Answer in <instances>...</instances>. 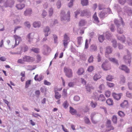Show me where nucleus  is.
<instances>
[{"mask_svg":"<svg viewBox=\"0 0 132 132\" xmlns=\"http://www.w3.org/2000/svg\"><path fill=\"white\" fill-rule=\"evenodd\" d=\"M127 55H126L124 56L123 59L126 63H128L130 65L131 62V57L129 51L128 50H127Z\"/></svg>","mask_w":132,"mask_h":132,"instance_id":"nucleus-5","label":"nucleus"},{"mask_svg":"<svg viewBox=\"0 0 132 132\" xmlns=\"http://www.w3.org/2000/svg\"><path fill=\"white\" fill-rule=\"evenodd\" d=\"M94 57L92 55H91L88 59V62L89 63H92L93 62Z\"/></svg>","mask_w":132,"mask_h":132,"instance_id":"nucleus-52","label":"nucleus"},{"mask_svg":"<svg viewBox=\"0 0 132 132\" xmlns=\"http://www.w3.org/2000/svg\"><path fill=\"white\" fill-rule=\"evenodd\" d=\"M25 7V5L23 4H16V7L18 10L22 9Z\"/></svg>","mask_w":132,"mask_h":132,"instance_id":"nucleus-15","label":"nucleus"},{"mask_svg":"<svg viewBox=\"0 0 132 132\" xmlns=\"http://www.w3.org/2000/svg\"><path fill=\"white\" fill-rule=\"evenodd\" d=\"M93 94L95 97V100H97L98 97L99 96L98 93L96 92H95Z\"/></svg>","mask_w":132,"mask_h":132,"instance_id":"nucleus-46","label":"nucleus"},{"mask_svg":"<svg viewBox=\"0 0 132 132\" xmlns=\"http://www.w3.org/2000/svg\"><path fill=\"white\" fill-rule=\"evenodd\" d=\"M117 117L116 116L114 115L113 116L112 118V121L115 124L116 123L117 121Z\"/></svg>","mask_w":132,"mask_h":132,"instance_id":"nucleus-28","label":"nucleus"},{"mask_svg":"<svg viewBox=\"0 0 132 132\" xmlns=\"http://www.w3.org/2000/svg\"><path fill=\"white\" fill-rule=\"evenodd\" d=\"M4 2L5 7H12L15 1L14 0H0V3Z\"/></svg>","mask_w":132,"mask_h":132,"instance_id":"nucleus-4","label":"nucleus"},{"mask_svg":"<svg viewBox=\"0 0 132 132\" xmlns=\"http://www.w3.org/2000/svg\"><path fill=\"white\" fill-rule=\"evenodd\" d=\"M112 96L115 99L117 100L120 99L121 97L120 94H117L115 93L112 94Z\"/></svg>","mask_w":132,"mask_h":132,"instance_id":"nucleus-14","label":"nucleus"},{"mask_svg":"<svg viewBox=\"0 0 132 132\" xmlns=\"http://www.w3.org/2000/svg\"><path fill=\"white\" fill-rule=\"evenodd\" d=\"M56 5L58 9L60 8L61 5V1H58L56 3Z\"/></svg>","mask_w":132,"mask_h":132,"instance_id":"nucleus-41","label":"nucleus"},{"mask_svg":"<svg viewBox=\"0 0 132 132\" xmlns=\"http://www.w3.org/2000/svg\"><path fill=\"white\" fill-rule=\"evenodd\" d=\"M85 122L86 124L88 125H90L91 122L88 118L87 117H85L84 118Z\"/></svg>","mask_w":132,"mask_h":132,"instance_id":"nucleus-20","label":"nucleus"},{"mask_svg":"<svg viewBox=\"0 0 132 132\" xmlns=\"http://www.w3.org/2000/svg\"><path fill=\"white\" fill-rule=\"evenodd\" d=\"M31 80H28L26 82L25 87L27 88L29 86V85L31 84Z\"/></svg>","mask_w":132,"mask_h":132,"instance_id":"nucleus-33","label":"nucleus"},{"mask_svg":"<svg viewBox=\"0 0 132 132\" xmlns=\"http://www.w3.org/2000/svg\"><path fill=\"white\" fill-rule=\"evenodd\" d=\"M120 21H119L117 19H115L114 20V22L117 27L118 32L121 34L123 32L122 28L125 24L121 18H120Z\"/></svg>","mask_w":132,"mask_h":132,"instance_id":"nucleus-1","label":"nucleus"},{"mask_svg":"<svg viewBox=\"0 0 132 132\" xmlns=\"http://www.w3.org/2000/svg\"><path fill=\"white\" fill-rule=\"evenodd\" d=\"M126 96L127 97L129 98H131L132 97V95L130 93L128 92H127L126 93Z\"/></svg>","mask_w":132,"mask_h":132,"instance_id":"nucleus-55","label":"nucleus"},{"mask_svg":"<svg viewBox=\"0 0 132 132\" xmlns=\"http://www.w3.org/2000/svg\"><path fill=\"white\" fill-rule=\"evenodd\" d=\"M98 39L100 42H102L104 40V38L103 35H100L99 36Z\"/></svg>","mask_w":132,"mask_h":132,"instance_id":"nucleus-40","label":"nucleus"},{"mask_svg":"<svg viewBox=\"0 0 132 132\" xmlns=\"http://www.w3.org/2000/svg\"><path fill=\"white\" fill-rule=\"evenodd\" d=\"M44 84L45 85H51V83L46 80H45L44 81Z\"/></svg>","mask_w":132,"mask_h":132,"instance_id":"nucleus-64","label":"nucleus"},{"mask_svg":"<svg viewBox=\"0 0 132 132\" xmlns=\"http://www.w3.org/2000/svg\"><path fill=\"white\" fill-rule=\"evenodd\" d=\"M14 23H18L21 21V20L19 19V17H18L17 18L14 20Z\"/></svg>","mask_w":132,"mask_h":132,"instance_id":"nucleus-44","label":"nucleus"},{"mask_svg":"<svg viewBox=\"0 0 132 132\" xmlns=\"http://www.w3.org/2000/svg\"><path fill=\"white\" fill-rule=\"evenodd\" d=\"M34 52L36 53H39L40 52L39 49L38 48H34Z\"/></svg>","mask_w":132,"mask_h":132,"instance_id":"nucleus-53","label":"nucleus"},{"mask_svg":"<svg viewBox=\"0 0 132 132\" xmlns=\"http://www.w3.org/2000/svg\"><path fill=\"white\" fill-rule=\"evenodd\" d=\"M33 36L32 35V33H29L26 37V39L28 40V42L29 43L32 40Z\"/></svg>","mask_w":132,"mask_h":132,"instance_id":"nucleus-11","label":"nucleus"},{"mask_svg":"<svg viewBox=\"0 0 132 132\" xmlns=\"http://www.w3.org/2000/svg\"><path fill=\"white\" fill-rule=\"evenodd\" d=\"M90 51H96L97 50V46L94 45H92L90 47Z\"/></svg>","mask_w":132,"mask_h":132,"instance_id":"nucleus-26","label":"nucleus"},{"mask_svg":"<svg viewBox=\"0 0 132 132\" xmlns=\"http://www.w3.org/2000/svg\"><path fill=\"white\" fill-rule=\"evenodd\" d=\"M24 25L27 27L29 28L30 27V25L29 22H25L24 23Z\"/></svg>","mask_w":132,"mask_h":132,"instance_id":"nucleus-49","label":"nucleus"},{"mask_svg":"<svg viewBox=\"0 0 132 132\" xmlns=\"http://www.w3.org/2000/svg\"><path fill=\"white\" fill-rule=\"evenodd\" d=\"M41 25V23L39 21H35L34 22V27L39 28Z\"/></svg>","mask_w":132,"mask_h":132,"instance_id":"nucleus-19","label":"nucleus"},{"mask_svg":"<svg viewBox=\"0 0 132 132\" xmlns=\"http://www.w3.org/2000/svg\"><path fill=\"white\" fill-rule=\"evenodd\" d=\"M128 88L129 89L132 90V83L131 82H129L128 83Z\"/></svg>","mask_w":132,"mask_h":132,"instance_id":"nucleus-61","label":"nucleus"},{"mask_svg":"<svg viewBox=\"0 0 132 132\" xmlns=\"http://www.w3.org/2000/svg\"><path fill=\"white\" fill-rule=\"evenodd\" d=\"M88 3V0H81V3L83 6L87 5Z\"/></svg>","mask_w":132,"mask_h":132,"instance_id":"nucleus-31","label":"nucleus"},{"mask_svg":"<svg viewBox=\"0 0 132 132\" xmlns=\"http://www.w3.org/2000/svg\"><path fill=\"white\" fill-rule=\"evenodd\" d=\"M70 12L69 11H68L66 15L65 13V11L63 10H62L61 12V19L62 21H66L68 22L70 21Z\"/></svg>","mask_w":132,"mask_h":132,"instance_id":"nucleus-3","label":"nucleus"},{"mask_svg":"<svg viewBox=\"0 0 132 132\" xmlns=\"http://www.w3.org/2000/svg\"><path fill=\"white\" fill-rule=\"evenodd\" d=\"M100 78V77L98 76V75H97L96 74L94 76L93 79L94 80L96 81L98 79Z\"/></svg>","mask_w":132,"mask_h":132,"instance_id":"nucleus-62","label":"nucleus"},{"mask_svg":"<svg viewBox=\"0 0 132 132\" xmlns=\"http://www.w3.org/2000/svg\"><path fill=\"white\" fill-rule=\"evenodd\" d=\"M117 38L118 40L122 42L123 43H124L125 42V38L124 36H118Z\"/></svg>","mask_w":132,"mask_h":132,"instance_id":"nucleus-23","label":"nucleus"},{"mask_svg":"<svg viewBox=\"0 0 132 132\" xmlns=\"http://www.w3.org/2000/svg\"><path fill=\"white\" fill-rule=\"evenodd\" d=\"M53 13V9L52 8H50L49 11V15L51 16Z\"/></svg>","mask_w":132,"mask_h":132,"instance_id":"nucleus-56","label":"nucleus"},{"mask_svg":"<svg viewBox=\"0 0 132 132\" xmlns=\"http://www.w3.org/2000/svg\"><path fill=\"white\" fill-rule=\"evenodd\" d=\"M106 103L109 105H113V101L111 98H109L106 101Z\"/></svg>","mask_w":132,"mask_h":132,"instance_id":"nucleus-21","label":"nucleus"},{"mask_svg":"<svg viewBox=\"0 0 132 132\" xmlns=\"http://www.w3.org/2000/svg\"><path fill=\"white\" fill-rule=\"evenodd\" d=\"M128 102L127 100H124L123 102L120 105V106L124 108L126 106L128 105Z\"/></svg>","mask_w":132,"mask_h":132,"instance_id":"nucleus-22","label":"nucleus"},{"mask_svg":"<svg viewBox=\"0 0 132 132\" xmlns=\"http://www.w3.org/2000/svg\"><path fill=\"white\" fill-rule=\"evenodd\" d=\"M105 36L106 38L109 40L110 39V37L111 36V33L108 32H107L105 33Z\"/></svg>","mask_w":132,"mask_h":132,"instance_id":"nucleus-27","label":"nucleus"},{"mask_svg":"<svg viewBox=\"0 0 132 132\" xmlns=\"http://www.w3.org/2000/svg\"><path fill=\"white\" fill-rule=\"evenodd\" d=\"M118 1L120 4L121 5H123L126 2V0H118Z\"/></svg>","mask_w":132,"mask_h":132,"instance_id":"nucleus-60","label":"nucleus"},{"mask_svg":"<svg viewBox=\"0 0 132 132\" xmlns=\"http://www.w3.org/2000/svg\"><path fill=\"white\" fill-rule=\"evenodd\" d=\"M113 47L115 48L117 47V41L116 40H113L112 41Z\"/></svg>","mask_w":132,"mask_h":132,"instance_id":"nucleus-45","label":"nucleus"},{"mask_svg":"<svg viewBox=\"0 0 132 132\" xmlns=\"http://www.w3.org/2000/svg\"><path fill=\"white\" fill-rule=\"evenodd\" d=\"M64 70L67 77L68 78H71L72 76V73L71 69L64 68Z\"/></svg>","mask_w":132,"mask_h":132,"instance_id":"nucleus-7","label":"nucleus"},{"mask_svg":"<svg viewBox=\"0 0 132 132\" xmlns=\"http://www.w3.org/2000/svg\"><path fill=\"white\" fill-rule=\"evenodd\" d=\"M49 31V28L48 27H46L44 29V32L46 33H45V37L47 36H48V33Z\"/></svg>","mask_w":132,"mask_h":132,"instance_id":"nucleus-24","label":"nucleus"},{"mask_svg":"<svg viewBox=\"0 0 132 132\" xmlns=\"http://www.w3.org/2000/svg\"><path fill=\"white\" fill-rule=\"evenodd\" d=\"M125 77L123 76H121L120 78V82L121 84H123L125 82Z\"/></svg>","mask_w":132,"mask_h":132,"instance_id":"nucleus-34","label":"nucleus"},{"mask_svg":"<svg viewBox=\"0 0 132 132\" xmlns=\"http://www.w3.org/2000/svg\"><path fill=\"white\" fill-rule=\"evenodd\" d=\"M109 60L113 62V63H114L116 65H118L119 63L118 60L114 58L111 57L109 58Z\"/></svg>","mask_w":132,"mask_h":132,"instance_id":"nucleus-18","label":"nucleus"},{"mask_svg":"<svg viewBox=\"0 0 132 132\" xmlns=\"http://www.w3.org/2000/svg\"><path fill=\"white\" fill-rule=\"evenodd\" d=\"M69 105V104L68 103L67 101H65L63 104V105L64 108L65 109L67 108Z\"/></svg>","mask_w":132,"mask_h":132,"instance_id":"nucleus-32","label":"nucleus"},{"mask_svg":"<svg viewBox=\"0 0 132 132\" xmlns=\"http://www.w3.org/2000/svg\"><path fill=\"white\" fill-rule=\"evenodd\" d=\"M94 69V68L93 66H90L88 67L87 69V71H88L90 72H92Z\"/></svg>","mask_w":132,"mask_h":132,"instance_id":"nucleus-43","label":"nucleus"},{"mask_svg":"<svg viewBox=\"0 0 132 132\" xmlns=\"http://www.w3.org/2000/svg\"><path fill=\"white\" fill-rule=\"evenodd\" d=\"M23 60L24 62H32L33 60V58L29 56H24L23 57Z\"/></svg>","mask_w":132,"mask_h":132,"instance_id":"nucleus-9","label":"nucleus"},{"mask_svg":"<svg viewBox=\"0 0 132 132\" xmlns=\"http://www.w3.org/2000/svg\"><path fill=\"white\" fill-rule=\"evenodd\" d=\"M53 37L54 39V42L55 43H57V36L55 35H53Z\"/></svg>","mask_w":132,"mask_h":132,"instance_id":"nucleus-51","label":"nucleus"},{"mask_svg":"<svg viewBox=\"0 0 132 132\" xmlns=\"http://www.w3.org/2000/svg\"><path fill=\"white\" fill-rule=\"evenodd\" d=\"M118 115L121 117H123L125 116V114L124 112L121 111H119L118 113Z\"/></svg>","mask_w":132,"mask_h":132,"instance_id":"nucleus-38","label":"nucleus"},{"mask_svg":"<svg viewBox=\"0 0 132 132\" xmlns=\"http://www.w3.org/2000/svg\"><path fill=\"white\" fill-rule=\"evenodd\" d=\"M69 112L71 114L73 115L76 114L77 113V111L71 106L70 107Z\"/></svg>","mask_w":132,"mask_h":132,"instance_id":"nucleus-17","label":"nucleus"},{"mask_svg":"<svg viewBox=\"0 0 132 132\" xmlns=\"http://www.w3.org/2000/svg\"><path fill=\"white\" fill-rule=\"evenodd\" d=\"M64 37V39L63 40V41L69 42L68 41L69 40V38L66 34H65Z\"/></svg>","mask_w":132,"mask_h":132,"instance_id":"nucleus-48","label":"nucleus"},{"mask_svg":"<svg viewBox=\"0 0 132 132\" xmlns=\"http://www.w3.org/2000/svg\"><path fill=\"white\" fill-rule=\"evenodd\" d=\"M32 10L30 9H28L24 12V15L25 16H30L32 13Z\"/></svg>","mask_w":132,"mask_h":132,"instance_id":"nucleus-10","label":"nucleus"},{"mask_svg":"<svg viewBox=\"0 0 132 132\" xmlns=\"http://www.w3.org/2000/svg\"><path fill=\"white\" fill-rule=\"evenodd\" d=\"M107 63L106 62H105L102 64L101 67L104 70H108L107 68L106 67V63Z\"/></svg>","mask_w":132,"mask_h":132,"instance_id":"nucleus-29","label":"nucleus"},{"mask_svg":"<svg viewBox=\"0 0 132 132\" xmlns=\"http://www.w3.org/2000/svg\"><path fill=\"white\" fill-rule=\"evenodd\" d=\"M35 93L36 96L38 97H39L40 94V92L39 90H37L36 91Z\"/></svg>","mask_w":132,"mask_h":132,"instance_id":"nucleus-58","label":"nucleus"},{"mask_svg":"<svg viewBox=\"0 0 132 132\" xmlns=\"http://www.w3.org/2000/svg\"><path fill=\"white\" fill-rule=\"evenodd\" d=\"M93 18L94 19L95 22L96 23H98L99 22V21L98 20V18L97 16H93Z\"/></svg>","mask_w":132,"mask_h":132,"instance_id":"nucleus-50","label":"nucleus"},{"mask_svg":"<svg viewBox=\"0 0 132 132\" xmlns=\"http://www.w3.org/2000/svg\"><path fill=\"white\" fill-rule=\"evenodd\" d=\"M113 78V76L110 75H108L106 78V80L109 81H111Z\"/></svg>","mask_w":132,"mask_h":132,"instance_id":"nucleus-47","label":"nucleus"},{"mask_svg":"<svg viewBox=\"0 0 132 132\" xmlns=\"http://www.w3.org/2000/svg\"><path fill=\"white\" fill-rule=\"evenodd\" d=\"M73 100L75 101H78L80 100V97L78 96H76L74 97Z\"/></svg>","mask_w":132,"mask_h":132,"instance_id":"nucleus-54","label":"nucleus"},{"mask_svg":"<svg viewBox=\"0 0 132 132\" xmlns=\"http://www.w3.org/2000/svg\"><path fill=\"white\" fill-rule=\"evenodd\" d=\"M97 104L95 102H94L93 101H92L90 104L91 106L93 108H95L97 106Z\"/></svg>","mask_w":132,"mask_h":132,"instance_id":"nucleus-39","label":"nucleus"},{"mask_svg":"<svg viewBox=\"0 0 132 132\" xmlns=\"http://www.w3.org/2000/svg\"><path fill=\"white\" fill-rule=\"evenodd\" d=\"M55 98L57 99H59L61 97V95L58 92L55 91Z\"/></svg>","mask_w":132,"mask_h":132,"instance_id":"nucleus-25","label":"nucleus"},{"mask_svg":"<svg viewBox=\"0 0 132 132\" xmlns=\"http://www.w3.org/2000/svg\"><path fill=\"white\" fill-rule=\"evenodd\" d=\"M119 68L121 69L127 73H129V70L127 67L124 65H122L121 66L119 67Z\"/></svg>","mask_w":132,"mask_h":132,"instance_id":"nucleus-12","label":"nucleus"},{"mask_svg":"<svg viewBox=\"0 0 132 132\" xmlns=\"http://www.w3.org/2000/svg\"><path fill=\"white\" fill-rule=\"evenodd\" d=\"M110 29L112 32H114L115 30V26L113 24H112L110 27Z\"/></svg>","mask_w":132,"mask_h":132,"instance_id":"nucleus-42","label":"nucleus"},{"mask_svg":"<svg viewBox=\"0 0 132 132\" xmlns=\"http://www.w3.org/2000/svg\"><path fill=\"white\" fill-rule=\"evenodd\" d=\"M82 37H78L77 38L78 43L79 45H80L81 44V42L82 40Z\"/></svg>","mask_w":132,"mask_h":132,"instance_id":"nucleus-37","label":"nucleus"},{"mask_svg":"<svg viewBox=\"0 0 132 132\" xmlns=\"http://www.w3.org/2000/svg\"><path fill=\"white\" fill-rule=\"evenodd\" d=\"M88 40L87 39H86L85 41V49H87L88 47Z\"/></svg>","mask_w":132,"mask_h":132,"instance_id":"nucleus-63","label":"nucleus"},{"mask_svg":"<svg viewBox=\"0 0 132 132\" xmlns=\"http://www.w3.org/2000/svg\"><path fill=\"white\" fill-rule=\"evenodd\" d=\"M24 61L23 60V57L22 60V59H19L18 60L17 62L18 63L23 64L24 63Z\"/></svg>","mask_w":132,"mask_h":132,"instance_id":"nucleus-59","label":"nucleus"},{"mask_svg":"<svg viewBox=\"0 0 132 132\" xmlns=\"http://www.w3.org/2000/svg\"><path fill=\"white\" fill-rule=\"evenodd\" d=\"M13 37L15 40V43H17V44L18 45L19 42L22 41L21 38V37L16 35L13 36Z\"/></svg>","mask_w":132,"mask_h":132,"instance_id":"nucleus-8","label":"nucleus"},{"mask_svg":"<svg viewBox=\"0 0 132 132\" xmlns=\"http://www.w3.org/2000/svg\"><path fill=\"white\" fill-rule=\"evenodd\" d=\"M84 72V69L82 68H80L77 71L78 74L79 75H82Z\"/></svg>","mask_w":132,"mask_h":132,"instance_id":"nucleus-35","label":"nucleus"},{"mask_svg":"<svg viewBox=\"0 0 132 132\" xmlns=\"http://www.w3.org/2000/svg\"><path fill=\"white\" fill-rule=\"evenodd\" d=\"M85 23V21L84 20H81L79 23V25L80 26H84Z\"/></svg>","mask_w":132,"mask_h":132,"instance_id":"nucleus-36","label":"nucleus"},{"mask_svg":"<svg viewBox=\"0 0 132 132\" xmlns=\"http://www.w3.org/2000/svg\"><path fill=\"white\" fill-rule=\"evenodd\" d=\"M124 9L125 10V11L128 13L129 16L131 15L132 13V11L130 8L128 7L127 6H125L124 7Z\"/></svg>","mask_w":132,"mask_h":132,"instance_id":"nucleus-13","label":"nucleus"},{"mask_svg":"<svg viewBox=\"0 0 132 132\" xmlns=\"http://www.w3.org/2000/svg\"><path fill=\"white\" fill-rule=\"evenodd\" d=\"M112 48L110 46H108L106 48V53L108 54L111 53L112 51Z\"/></svg>","mask_w":132,"mask_h":132,"instance_id":"nucleus-16","label":"nucleus"},{"mask_svg":"<svg viewBox=\"0 0 132 132\" xmlns=\"http://www.w3.org/2000/svg\"><path fill=\"white\" fill-rule=\"evenodd\" d=\"M91 15V13L89 10L86 9L83 10L81 12V16H86L89 17Z\"/></svg>","mask_w":132,"mask_h":132,"instance_id":"nucleus-6","label":"nucleus"},{"mask_svg":"<svg viewBox=\"0 0 132 132\" xmlns=\"http://www.w3.org/2000/svg\"><path fill=\"white\" fill-rule=\"evenodd\" d=\"M37 61V62H38L41 61V57L39 55H37L36 56Z\"/></svg>","mask_w":132,"mask_h":132,"instance_id":"nucleus-57","label":"nucleus"},{"mask_svg":"<svg viewBox=\"0 0 132 132\" xmlns=\"http://www.w3.org/2000/svg\"><path fill=\"white\" fill-rule=\"evenodd\" d=\"M67 96V90L64 89L63 90V98H66Z\"/></svg>","mask_w":132,"mask_h":132,"instance_id":"nucleus-30","label":"nucleus"},{"mask_svg":"<svg viewBox=\"0 0 132 132\" xmlns=\"http://www.w3.org/2000/svg\"><path fill=\"white\" fill-rule=\"evenodd\" d=\"M111 12V11L109 8L103 10L102 11L99 13L98 16L101 19H103L106 17L108 15V14H110Z\"/></svg>","mask_w":132,"mask_h":132,"instance_id":"nucleus-2","label":"nucleus"}]
</instances>
